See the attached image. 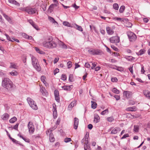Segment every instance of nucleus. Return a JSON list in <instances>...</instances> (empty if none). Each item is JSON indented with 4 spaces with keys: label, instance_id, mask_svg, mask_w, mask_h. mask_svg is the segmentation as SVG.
<instances>
[{
    "label": "nucleus",
    "instance_id": "f257e3e1",
    "mask_svg": "<svg viewBox=\"0 0 150 150\" xmlns=\"http://www.w3.org/2000/svg\"><path fill=\"white\" fill-rule=\"evenodd\" d=\"M1 85L8 91H10L12 90L13 86L12 82L7 78H4L3 79Z\"/></svg>",
    "mask_w": 150,
    "mask_h": 150
},
{
    "label": "nucleus",
    "instance_id": "f03ea898",
    "mask_svg": "<svg viewBox=\"0 0 150 150\" xmlns=\"http://www.w3.org/2000/svg\"><path fill=\"white\" fill-rule=\"evenodd\" d=\"M42 45L44 47L50 49L53 48L57 46V43L52 41H45L42 43Z\"/></svg>",
    "mask_w": 150,
    "mask_h": 150
},
{
    "label": "nucleus",
    "instance_id": "7ed1b4c3",
    "mask_svg": "<svg viewBox=\"0 0 150 150\" xmlns=\"http://www.w3.org/2000/svg\"><path fill=\"white\" fill-rule=\"evenodd\" d=\"M27 100L28 104L32 109L35 110L37 109V105L32 99L30 98H28L27 99Z\"/></svg>",
    "mask_w": 150,
    "mask_h": 150
},
{
    "label": "nucleus",
    "instance_id": "20e7f679",
    "mask_svg": "<svg viewBox=\"0 0 150 150\" xmlns=\"http://www.w3.org/2000/svg\"><path fill=\"white\" fill-rule=\"evenodd\" d=\"M129 40L131 42L135 41L137 39L136 35L131 31H128L127 33Z\"/></svg>",
    "mask_w": 150,
    "mask_h": 150
},
{
    "label": "nucleus",
    "instance_id": "39448f33",
    "mask_svg": "<svg viewBox=\"0 0 150 150\" xmlns=\"http://www.w3.org/2000/svg\"><path fill=\"white\" fill-rule=\"evenodd\" d=\"M88 52L90 54L93 55H100L102 53L101 51L96 49L88 50Z\"/></svg>",
    "mask_w": 150,
    "mask_h": 150
},
{
    "label": "nucleus",
    "instance_id": "423d86ee",
    "mask_svg": "<svg viewBox=\"0 0 150 150\" xmlns=\"http://www.w3.org/2000/svg\"><path fill=\"white\" fill-rule=\"evenodd\" d=\"M24 10L30 14H33L35 13L37 11V10L35 8H32L30 7H27L24 8Z\"/></svg>",
    "mask_w": 150,
    "mask_h": 150
},
{
    "label": "nucleus",
    "instance_id": "0eeeda50",
    "mask_svg": "<svg viewBox=\"0 0 150 150\" xmlns=\"http://www.w3.org/2000/svg\"><path fill=\"white\" fill-rule=\"evenodd\" d=\"M110 42L114 43H118L120 42V37L118 36H112L109 39Z\"/></svg>",
    "mask_w": 150,
    "mask_h": 150
},
{
    "label": "nucleus",
    "instance_id": "6e6552de",
    "mask_svg": "<svg viewBox=\"0 0 150 150\" xmlns=\"http://www.w3.org/2000/svg\"><path fill=\"white\" fill-rule=\"evenodd\" d=\"M31 57L32 62V64L34 67L37 70H38V65H37L38 60L34 56H31Z\"/></svg>",
    "mask_w": 150,
    "mask_h": 150
},
{
    "label": "nucleus",
    "instance_id": "1a4fd4ad",
    "mask_svg": "<svg viewBox=\"0 0 150 150\" xmlns=\"http://www.w3.org/2000/svg\"><path fill=\"white\" fill-rule=\"evenodd\" d=\"M28 126L29 132L31 134L33 133L34 131V128L32 123L29 122L28 123Z\"/></svg>",
    "mask_w": 150,
    "mask_h": 150
},
{
    "label": "nucleus",
    "instance_id": "9d476101",
    "mask_svg": "<svg viewBox=\"0 0 150 150\" xmlns=\"http://www.w3.org/2000/svg\"><path fill=\"white\" fill-rule=\"evenodd\" d=\"M123 95L125 97L128 99L132 96V93L129 91H124L123 92Z\"/></svg>",
    "mask_w": 150,
    "mask_h": 150
},
{
    "label": "nucleus",
    "instance_id": "9b49d317",
    "mask_svg": "<svg viewBox=\"0 0 150 150\" xmlns=\"http://www.w3.org/2000/svg\"><path fill=\"white\" fill-rule=\"evenodd\" d=\"M110 129V130H111V134H116L121 130L120 128L118 127H116L114 128H111Z\"/></svg>",
    "mask_w": 150,
    "mask_h": 150
},
{
    "label": "nucleus",
    "instance_id": "f8f14e48",
    "mask_svg": "<svg viewBox=\"0 0 150 150\" xmlns=\"http://www.w3.org/2000/svg\"><path fill=\"white\" fill-rule=\"evenodd\" d=\"M79 123V120L76 117H75L74 118V128L75 129H77Z\"/></svg>",
    "mask_w": 150,
    "mask_h": 150
},
{
    "label": "nucleus",
    "instance_id": "ddd939ff",
    "mask_svg": "<svg viewBox=\"0 0 150 150\" xmlns=\"http://www.w3.org/2000/svg\"><path fill=\"white\" fill-rule=\"evenodd\" d=\"M107 33L109 35H112L114 33L112 28L109 26H107L106 28Z\"/></svg>",
    "mask_w": 150,
    "mask_h": 150
},
{
    "label": "nucleus",
    "instance_id": "4468645a",
    "mask_svg": "<svg viewBox=\"0 0 150 150\" xmlns=\"http://www.w3.org/2000/svg\"><path fill=\"white\" fill-rule=\"evenodd\" d=\"M40 88V92L43 96H47V92L45 88L42 87L41 88V86L39 84Z\"/></svg>",
    "mask_w": 150,
    "mask_h": 150
},
{
    "label": "nucleus",
    "instance_id": "2eb2a0df",
    "mask_svg": "<svg viewBox=\"0 0 150 150\" xmlns=\"http://www.w3.org/2000/svg\"><path fill=\"white\" fill-rule=\"evenodd\" d=\"M53 115L54 118L56 117L57 116V108H56V105L55 104H53Z\"/></svg>",
    "mask_w": 150,
    "mask_h": 150
},
{
    "label": "nucleus",
    "instance_id": "dca6fc26",
    "mask_svg": "<svg viewBox=\"0 0 150 150\" xmlns=\"http://www.w3.org/2000/svg\"><path fill=\"white\" fill-rule=\"evenodd\" d=\"M100 117L98 114H95L94 115L93 122L97 123L100 121Z\"/></svg>",
    "mask_w": 150,
    "mask_h": 150
},
{
    "label": "nucleus",
    "instance_id": "f3484780",
    "mask_svg": "<svg viewBox=\"0 0 150 150\" xmlns=\"http://www.w3.org/2000/svg\"><path fill=\"white\" fill-rule=\"evenodd\" d=\"M76 105V101H74L72 102L69 105L68 107V109L69 110H71L72 108Z\"/></svg>",
    "mask_w": 150,
    "mask_h": 150
},
{
    "label": "nucleus",
    "instance_id": "a211bd4d",
    "mask_svg": "<svg viewBox=\"0 0 150 150\" xmlns=\"http://www.w3.org/2000/svg\"><path fill=\"white\" fill-rule=\"evenodd\" d=\"M59 45L60 48L62 49H66L67 48V45L62 42L59 43Z\"/></svg>",
    "mask_w": 150,
    "mask_h": 150
},
{
    "label": "nucleus",
    "instance_id": "6ab92c4d",
    "mask_svg": "<svg viewBox=\"0 0 150 150\" xmlns=\"http://www.w3.org/2000/svg\"><path fill=\"white\" fill-rule=\"evenodd\" d=\"M57 5L56 4H51L49 7L48 11L50 13L53 11V9L54 6H56Z\"/></svg>",
    "mask_w": 150,
    "mask_h": 150
},
{
    "label": "nucleus",
    "instance_id": "aec40b11",
    "mask_svg": "<svg viewBox=\"0 0 150 150\" xmlns=\"http://www.w3.org/2000/svg\"><path fill=\"white\" fill-rule=\"evenodd\" d=\"M88 137H85V140L86 142L84 143V146L85 150H87L88 149V147H87L86 148V146H87V144L88 143Z\"/></svg>",
    "mask_w": 150,
    "mask_h": 150
},
{
    "label": "nucleus",
    "instance_id": "412c9836",
    "mask_svg": "<svg viewBox=\"0 0 150 150\" xmlns=\"http://www.w3.org/2000/svg\"><path fill=\"white\" fill-rule=\"evenodd\" d=\"M137 110V108L135 106H133L127 108L126 109V110L131 111H136Z\"/></svg>",
    "mask_w": 150,
    "mask_h": 150
},
{
    "label": "nucleus",
    "instance_id": "4be33fe9",
    "mask_svg": "<svg viewBox=\"0 0 150 150\" xmlns=\"http://www.w3.org/2000/svg\"><path fill=\"white\" fill-rule=\"evenodd\" d=\"M8 1L9 3L14 4L17 6H20V4L15 0H8Z\"/></svg>",
    "mask_w": 150,
    "mask_h": 150
},
{
    "label": "nucleus",
    "instance_id": "5701e85b",
    "mask_svg": "<svg viewBox=\"0 0 150 150\" xmlns=\"http://www.w3.org/2000/svg\"><path fill=\"white\" fill-rule=\"evenodd\" d=\"M72 85H70V86H62V87L63 89L64 90H70L71 89V86H72Z\"/></svg>",
    "mask_w": 150,
    "mask_h": 150
},
{
    "label": "nucleus",
    "instance_id": "b1692460",
    "mask_svg": "<svg viewBox=\"0 0 150 150\" xmlns=\"http://www.w3.org/2000/svg\"><path fill=\"white\" fill-rule=\"evenodd\" d=\"M41 80L42 82L44 84L45 86H47V84L46 81V78L45 76H42L41 77Z\"/></svg>",
    "mask_w": 150,
    "mask_h": 150
},
{
    "label": "nucleus",
    "instance_id": "393cba45",
    "mask_svg": "<svg viewBox=\"0 0 150 150\" xmlns=\"http://www.w3.org/2000/svg\"><path fill=\"white\" fill-rule=\"evenodd\" d=\"M9 115L7 113H5L2 115L1 118L4 120H6L9 118Z\"/></svg>",
    "mask_w": 150,
    "mask_h": 150
},
{
    "label": "nucleus",
    "instance_id": "a878e982",
    "mask_svg": "<svg viewBox=\"0 0 150 150\" xmlns=\"http://www.w3.org/2000/svg\"><path fill=\"white\" fill-rule=\"evenodd\" d=\"M50 140L51 142H54L55 141V138H54L53 134L50 133Z\"/></svg>",
    "mask_w": 150,
    "mask_h": 150
},
{
    "label": "nucleus",
    "instance_id": "bb28decb",
    "mask_svg": "<svg viewBox=\"0 0 150 150\" xmlns=\"http://www.w3.org/2000/svg\"><path fill=\"white\" fill-rule=\"evenodd\" d=\"M28 22L34 27L37 30H38V28L36 25H35L34 23L31 20H28Z\"/></svg>",
    "mask_w": 150,
    "mask_h": 150
},
{
    "label": "nucleus",
    "instance_id": "cd10ccee",
    "mask_svg": "<svg viewBox=\"0 0 150 150\" xmlns=\"http://www.w3.org/2000/svg\"><path fill=\"white\" fill-rule=\"evenodd\" d=\"M22 35L24 38L29 40H31L32 38V36H29L25 33H23Z\"/></svg>",
    "mask_w": 150,
    "mask_h": 150
},
{
    "label": "nucleus",
    "instance_id": "c85d7f7f",
    "mask_svg": "<svg viewBox=\"0 0 150 150\" xmlns=\"http://www.w3.org/2000/svg\"><path fill=\"white\" fill-rule=\"evenodd\" d=\"M144 95L147 98L150 99V92L148 91H145L144 92Z\"/></svg>",
    "mask_w": 150,
    "mask_h": 150
},
{
    "label": "nucleus",
    "instance_id": "c756f323",
    "mask_svg": "<svg viewBox=\"0 0 150 150\" xmlns=\"http://www.w3.org/2000/svg\"><path fill=\"white\" fill-rule=\"evenodd\" d=\"M145 52V50L144 49H141L138 52L136 53L138 55H141L144 54Z\"/></svg>",
    "mask_w": 150,
    "mask_h": 150
},
{
    "label": "nucleus",
    "instance_id": "7c9ffc66",
    "mask_svg": "<svg viewBox=\"0 0 150 150\" xmlns=\"http://www.w3.org/2000/svg\"><path fill=\"white\" fill-rule=\"evenodd\" d=\"M9 74L12 76H16L18 74V72L16 70H13L12 71L9 72Z\"/></svg>",
    "mask_w": 150,
    "mask_h": 150
},
{
    "label": "nucleus",
    "instance_id": "2f4dec72",
    "mask_svg": "<svg viewBox=\"0 0 150 150\" xmlns=\"http://www.w3.org/2000/svg\"><path fill=\"white\" fill-rule=\"evenodd\" d=\"M63 24L65 26L68 27H71L72 26L71 24L69 23V22L66 21H64L63 22Z\"/></svg>",
    "mask_w": 150,
    "mask_h": 150
},
{
    "label": "nucleus",
    "instance_id": "473e14b6",
    "mask_svg": "<svg viewBox=\"0 0 150 150\" xmlns=\"http://www.w3.org/2000/svg\"><path fill=\"white\" fill-rule=\"evenodd\" d=\"M11 65L10 67V68H12L14 69H17L18 67L13 62L10 63Z\"/></svg>",
    "mask_w": 150,
    "mask_h": 150
},
{
    "label": "nucleus",
    "instance_id": "72a5a7b5",
    "mask_svg": "<svg viewBox=\"0 0 150 150\" xmlns=\"http://www.w3.org/2000/svg\"><path fill=\"white\" fill-rule=\"evenodd\" d=\"M17 120V118L16 117H14L10 119L9 121L10 123H13L16 121Z\"/></svg>",
    "mask_w": 150,
    "mask_h": 150
},
{
    "label": "nucleus",
    "instance_id": "f704fd0d",
    "mask_svg": "<svg viewBox=\"0 0 150 150\" xmlns=\"http://www.w3.org/2000/svg\"><path fill=\"white\" fill-rule=\"evenodd\" d=\"M18 125H19V123H17L13 127H8V129H15L16 130H18Z\"/></svg>",
    "mask_w": 150,
    "mask_h": 150
},
{
    "label": "nucleus",
    "instance_id": "c9c22d12",
    "mask_svg": "<svg viewBox=\"0 0 150 150\" xmlns=\"http://www.w3.org/2000/svg\"><path fill=\"white\" fill-rule=\"evenodd\" d=\"M91 103H92L91 105V108L94 109L96 108L97 106V103L95 102H93V101H91Z\"/></svg>",
    "mask_w": 150,
    "mask_h": 150
},
{
    "label": "nucleus",
    "instance_id": "e433bc0d",
    "mask_svg": "<svg viewBox=\"0 0 150 150\" xmlns=\"http://www.w3.org/2000/svg\"><path fill=\"white\" fill-rule=\"evenodd\" d=\"M139 126L138 125H134V127L133 130L135 132H138L139 130Z\"/></svg>",
    "mask_w": 150,
    "mask_h": 150
},
{
    "label": "nucleus",
    "instance_id": "4c0bfd02",
    "mask_svg": "<svg viewBox=\"0 0 150 150\" xmlns=\"http://www.w3.org/2000/svg\"><path fill=\"white\" fill-rule=\"evenodd\" d=\"M3 15L4 17L9 22H11V20L10 18L7 15L5 14H3Z\"/></svg>",
    "mask_w": 150,
    "mask_h": 150
},
{
    "label": "nucleus",
    "instance_id": "58836bf2",
    "mask_svg": "<svg viewBox=\"0 0 150 150\" xmlns=\"http://www.w3.org/2000/svg\"><path fill=\"white\" fill-rule=\"evenodd\" d=\"M113 7L115 10H118L119 8L118 4L116 3L114 4L113 5Z\"/></svg>",
    "mask_w": 150,
    "mask_h": 150
},
{
    "label": "nucleus",
    "instance_id": "ea45409f",
    "mask_svg": "<svg viewBox=\"0 0 150 150\" xmlns=\"http://www.w3.org/2000/svg\"><path fill=\"white\" fill-rule=\"evenodd\" d=\"M112 91L114 93L118 94L119 93V91L115 88H113L112 90Z\"/></svg>",
    "mask_w": 150,
    "mask_h": 150
},
{
    "label": "nucleus",
    "instance_id": "a19ab883",
    "mask_svg": "<svg viewBox=\"0 0 150 150\" xmlns=\"http://www.w3.org/2000/svg\"><path fill=\"white\" fill-rule=\"evenodd\" d=\"M125 8V7L124 6H121L119 12L120 13H122L124 11Z\"/></svg>",
    "mask_w": 150,
    "mask_h": 150
},
{
    "label": "nucleus",
    "instance_id": "79ce46f5",
    "mask_svg": "<svg viewBox=\"0 0 150 150\" xmlns=\"http://www.w3.org/2000/svg\"><path fill=\"white\" fill-rule=\"evenodd\" d=\"M20 138H22L23 140H24L25 142H30V140L28 138H25L23 136H20Z\"/></svg>",
    "mask_w": 150,
    "mask_h": 150
},
{
    "label": "nucleus",
    "instance_id": "37998d69",
    "mask_svg": "<svg viewBox=\"0 0 150 150\" xmlns=\"http://www.w3.org/2000/svg\"><path fill=\"white\" fill-rule=\"evenodd\" d=\"M72 62L71 61H69L67 63V68L68 69L70 68L72 66Z\"/></svg>",
    "mask_w": 150,
    "mask_h": 150
},
{
    "label": "nucleus",
    "instance_id": "c03bdc74",
    "mask_svg": "<svg viewBox=\"0 0 150 150\" xmlns=\"http://www.w3.org/2000/svg\"><path fill=\"white\" fill-rule=\"evenodd\" d=\"M107 120L109 122H112L114 120V119L112 117H109L107 118Z\"/></svg>",
    "mask_w": 150,
    "mask_h": 150
},
{
    "label": "nucleus",
    "instance_id": "a18cd8bd",
    "mask_svg": "<svg viewBox=\"0 0 150 150\" xmlns=\"http://www.w3.org/2000/svg\"><path fill=\"white\" fill-rule=\"evenodd\" d=\"M54 94L55 97L59 96V92L58 90H56L54 91Z\"/></svg>",
    "mask_w": 150,
    "mask_h": 150
},
{
    "label": "nucleus",
    "instance_id": "49530a36",
    "mask_svg": "<svg viewBox=\"0 0 150 150\" xmlns=\"http://www.w3.org/2000/svg\"><path fill=\"white\" fill-rule=\"evenodd\" d=\"M64 142L66 143H67L71 141V139L70 138H66L64 139Z\"/></svg>",
    "mask_w": 150,
    "mask_h": 150
},
{
    "label": "nucleus",
    "instance_id": "de8ad7c7",
    "mask_svg": "<svg viewBox=\"0 0 150 150\" xmlns=\"http://www.w3.org/2000/svg\"><path fill=\"white\" fill-rule=\"evenodd\" d=\"M48 19L51 22L53 23H57L56 21L54 20V18L50 16L49 17Z\"/></svg>",
    "mask_w": 150,
    "mask_h": 150
},
{
    "label": "nucleus",
    "instance_id": "09e8293b",
    "mask_svg": "<svg viewBox=\"0 0 150 150\" xmlns=\"http://www.w3.org/2000/svg\"><path fill=\"white\" fill-rule=\"evenodd\" d=\"M126 59L128 60L131 61V60H134V58L131 56H129L126 58Z\"/></svg>",
    "mask_w": 150,
    "mask_h": 150
},
{
    "label": "nucleus",
    "instance_id": "8fccbe9b",
    "mask_svg": "<svg viewBox=\"0 0 150 150\" xmlns=\"http://www.w3.org/2000/svg\"><path fill=\"white\" fill-rule=\"evenodd\" d=\"M108 113V109H107L101 112V114L102 115H104L106 113Z\"/></svg>",
    "mask_w": 150,
    "mask_h": 150
},
{
    "label": "nucleus",
    "instance_id": "3c124183",
    "mask_svg": "<svg viewBox=\"0 0 150 150\" xmlns=\"http://www.w3.org/2000/svg\"><path fill=\"white\" fill-rule=\"evenodd\" d=\"M42 8V9L43 11H45L46 9V5L44 4H41V6Z\"/></svg>",
    "mask_w": 150,
    "mask_h": 150
},
{
    "label": "nucleus",
    "instance_id": "603ef678",
    "mask_svg": "<svg viewBox=\"0 0 150 150\" xmlns=\"http://www.w3.org/2000/svg\"><path fill=\"white\" fill-rule=\"evenodd\" d=\"M61 79L63 81H65L67 79V77L65 74H63L61 76Z\"/></svg>",
    "mask_w": 150,
    "mask_h": 150
},
{
    "label": "nucleus",
    "instance_id": "864d4df0",
    "mask_svg": "<svg viewBox=\"0 0 150 150\" xmlns=\"http://www.w3.org/2000/svg\"><path fill=\"white\" fill-rule=\"evenodd\" d=\"M111 81L112 82H117V79L116 77H113L111 79Z\"/></svg>",
    "mask_w": 150,
    "mask_h": 150
},
{
    "label": "nucleus",
    "instance_id": "5fc2aeb1",
    "mask_svg": "<svg viewBox=\"0 0 150 150\" xmlns=\"http://www.w3.org/2000/svg\"><path fill=\"white\" fill-rule=\"evenodd\" d=\"M129 136V135L128 134H126L124 135L121 138V139H122L126 138V137H128Z\"/></svg>",
    "mask_w": 150,
    "mask_h": 150
},
{
    "label": "nucleus",
    "instance_id": "6e6d98bb",
    "mask_svg": "<svg viewBox=\"0 0 150 150\" xmlns=\"http://www.w3.org/2000/svg\"><path fill=\"white\" fill-rule=\"evenodd\" d=\"M111 48H112L115 51H118V49L115 47L114 45H111Z\"/></svg>",
    "mask_w": 150,
    "mask_h": 150
},
{
    "label": "nucleus",
    "instance_id": "4d7b16f0",
    "mask_svg": "<svg viewBox=\"0 0 150 150\" xmlns=\"http://www.w3.org/2000/svg\"><path fill=\"white\" fill-rule=\"evenodd\" d=\"M5 35L6 37V38L8 40L11 41H13L11 40L10 37L7 34H5Z\"/></svg>",
    "mask_w": 150,
    "mask_h": 150
},
{
    "label": "nucleus",
    "instance_id": "13d9d810",
    "mask_svg": "<svg viewBox=\"0 0 150 150\" xmlns=\"http://www.w3.org/2000/svg\"><path fill=\"white\" fill-rule=\"evenodd\" d=\"M76 25V26L77 27V30L81 31H83L82 28L80 26H79L77 25Z\"/></svg>",
    "mask_w": 150,
    "mask_h": 150
},
{
    "label": "nucleus",
    "instance_id": "bf43d9fd",
    "mask_svg": "<svg viewBox=\"0 0 150 150\" xmlns=\"http://www.w3.org/2000/svg\"><path fill=\"white\" fill-rule=\"evenodd\" d=\"M85 67L86 68H89L91 67V66L88 62H86L85 64Z\"/></svg>",
    "mask_w": 150,
    "mask_h": 150
},
{
    "label": "nucleus",
    "instance_id": "052dcab7",
    "mask_svg": "<svg viewBox=\"0 0 150 150\" xmlns=\"http://www.w3.org/2000/svg\"><path fill=\"white\" fill-rule=\"evenodd\" d=\"M52 130L51 129H48L46 132L47 134L48 135H50V133H52Z\"/></svg>",
    "mask_w": 150,
    "mask_h": 150
},
{
    "label": "nucleus",
    "instance_id": "680f3d73",
    "mask_svg": "<svg viewBox=\"0 0 150 150\" xmlns=\"http://www.w3.org/2000/svg\"><path fill=\"white\" fill-rule=\"evenodd\" d=\"M129 103L130 105H134L135 103V102L132 100H130L129 101Z\"/></svg>",
    "mask_w": 150,
    "mask_h": 150
},
{
    "label": "nucleus",
    "instance_id": "e2e57ef3",
    "mask_svg": "<svg viewBox=\"0 0 150 150\" xmlns=\"http://www.w3.org/2000/svg\"><path fill=\"white\" fill-rule=\"evenodd\" d=\"M38 53L40 54L43 55H44L45 54V53L44 52L41 51L39 49H38Z\"/></svg>",
    "mask_w": 150,
    "mask_h": 150
},
{
    "label": "nucleus",
    "instance_id": "0e129e2a",
    "mask_svg": "<svg viewBox=\"0 0 150 150\" xmlns=\"http://www.w3.org/2000/svg\"><path fill=\"white\" fill-rule=\"evenodd\" d=\"M92 66L91 67V69H93L96 66V64L95 62L92 63Z\"/></svg>",
    "mask_w": 150,
    "mask_h": 150
},
{
    "label": "nucleus",
    "instance_id": "69168bd1",
    "mask_svg": "<svg viewBox=\"0 0 150 150\" xmlns=\"http://www.w3.org/2000/svg\"><path fill=\"white\" fill-rule=\"evenodd\" d=\"M8 137H9L10 139L14 143L16 142V140L12 138L11 137L10 135L9 134Z\"/></svg>",
    "mask_w": 150,
    "mask_h": 150
},
{
    "label": "nucleus",
    "instance_id": "338daca9",
    "mask_svg": "<svg viewBox=\"0 0 150 150\" xmlns=\"http://www.w3.org/2000/svg\"><path fill=\"white\" fill-rule=\"evenodd\" d=\"M132 68H133V66H132V67H129V71H130V72L131 73V74H133V73Z\"/></svg>",
    "mask_w": 150,
    "mask_h": 150
},
{
    "label": "nucleus",
    "instance_id": "774afa93",
    "mask_svg": "<svg viewBox=\"0 0 150 150\" xmlns=\"http://www.w3.org/2000/svg\"><path fill=\"white\" fill-rule=\"evenodd\" d=\"M100 33L103 35H104L105 33V30L103 29H100Z\"/></svg>",
    "mask_w": 150,
    "mask_h": 150
}]
</instances>
